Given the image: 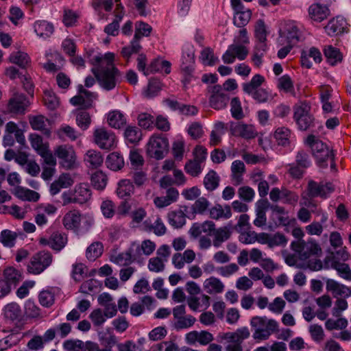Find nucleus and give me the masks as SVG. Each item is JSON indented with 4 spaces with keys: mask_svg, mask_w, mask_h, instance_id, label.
<instances>
[{
    "mask_svg": "<svg viewBox=\"0 0 351 351\" xmlns=\"http://www.w3.org/2000/svg\"><path fill=\"white\" fill-rule=\"evenodd\" d=\"M77 95L71 98L70 103L74 106H81L84 109L91 108L97 94L86 90L82 84L77 86Z\"/></svg>",
    "mask_w": 351,
    "mask_h": 351,
    "instance_id": "obj_11",
    "label": "nucleus"
},
{
    "mask_svg": "<svg viewBox=\"0 0 351 351\" xmlns=\"http://www.w3.org/2000/svg\"><path fill=\"white\" fill-rule=\"evenodd\" d=\"M346 21L341 17H337L330 20L325 27L328 35L333 36L342 34L344 32Z\"/></svg>",
    "mask_w": 351,
    "mask_h": 351,
    "instance_id": "obj_19",
    "label": "nucleus"
},
{
    "mask_svg": "<svg viewBox=\"0 0 351 351\" xmlns=\"http://www.w3.org/2000/svg\"><path fill=\"white\" fill-rule=\"evenodd\" d=\"M134 191V185L130 180L123 179L118 182L116 193L119 198L127 199L130 197Z\"/></svg>",
    "mask_w": 351,
    "mask_h": 351,
    "instance_id": "obj_22",
    "label": "nucleus"
},
{
    "mask_svg": "<svg viewBox=\"0 0 351 351\" xmlns=\"http://www.w3.org/2000/svg\"><path fill=\"white\" fill-rule=\"evenodd\" d=\"M29 123L34 130H39L43 135L49 137L51 135V130L47 127L49 121L43 115H37L29 119Z\"/></svg>",
    "mask_w": 351,
    "mask_h": 351,
    "instance_id": "obj_18",
    "label": "nucleus"
},
{
    "mask_svg": "<svg viewBox=\"0 0 351 351\" xmlns=\"http://www.w3.org/2000/svg\"><path fill=\"white\" fill-rule=\"evenodd\" d=\"M219 177L214 170H210L204 178V184L205 188L213 191L215 190L219 184Z\"/></svg>",
    "mask_w": 351,
    "mask_h": 351,
    "instance_id": "obj_39",
    "label": "nucleus"
},
{
    "mask_svg": "<svg viewBox=\"0 0 351 351\" xmlns=\"http://www.w3.org/2000/svg\"><path fill=\"white\" fill-rule=\"evenodd\" d=\"M334 187L331 182H317L313 180L308 182L306 189L307 198L313 199L315 197L326 199L334 191Z\"/></svg>",
    "mask_w": 351,
    "mask_h": 351,
    "instance_id": "obj_9",
    "label": "nucleus"
},
{
    "mask_svg": "<svg viewBox=\"0 0 351 351\" xmlns=\"http://www.w3.org/2000/svg\"><path fill=\"white\" fill-rule=\"evenodd\" d=\"M106 165L110 170L117 171L123 167L124 160L120 154L117 152H112L108 156L106 160Z\"/></svg>",
    "mask_w": 351,
    "mask_h": 351,
    "instance_id": "obj_31",
    "label": "nucleus"
},
{
    "mask_svg": "<svg viewBox=\"0 0 351 351\" xmlns=\"http://www.w3.org/2000/svg\"><path fill=\"white\" fill-rule=\"evenodd\" d=\"M43 101L47 108L51 110H55L59 106L58 98L49 90L44 92Z\"/></svg>",
    "mask_w": 351,
    "mask_h": 351,
    "instance_id": "obj_55",
    "label": "nucleus"
},
{
    "mask_svg": "<svg viewBox=\"0 0 351 351\" xmlns=\"http://www.w3.org/2000/svg\"><path fill=\"white\" fill-rule=\"evenodd\" d=\"M101 210L106 218L110 219L115 214V205L111 200H104L101 204Z\"/></svg>",
    "mask_w": 351,
    "mask_h": 351,
    "instance_id": "obj_63",
    "label": "nucleus"
},
{
    "mask_svg": "<svg viewBox=\"0 0 351 351\" xmlns=\"http://www.w3.org/2000/svg\"><path fill=\"white\" fill-rule=\"evenodd\" d=\"M103 252V245L101 242H94L90 244L86 249V258L91 261H95L99 257Z\"/></svg>",
    "mask_w": 351,
    "mask_h": 351,
    "instance_id": "obj_43",
    "label": "nucleus"
},
{
    "mask_svg": "<svg viewBox=\"0 0 351 351\" xmlns=\"http://www.w3.org/2000/svg\"><path fill=\"white\" fill-rule=\"evenodd\" d=\"M66 243V235L59 232H53L49 239L42 237L39 239V243L40 245L43 246L47 245L56 252H60L63 249Z\"/></svg>",
    "mask_w": 351,
    "mask_h": 351,
    "instance_id": "obj_13",
    "label": "nucleus"
},
{
    "mask_svg": "<svg viewBox=\"0 0 351 351\" xmlns=\"http://www.w3.org/2000/svg\"><path fill=\"white\" fill-rule=\"evenodd\" d=\"M10 61L13 64H17L21 69H25L29 62V57L26 53L16 51L10 55Z\"/></svg>",
    "mask_w": 351,
    "mask_h": 351,
    "instance_id": "obj_42",
    "label": "nucleus"
},
{
    "mask_svg": "<svg viewBox=\"0 0 351 351\" xmlns=\"http://www.w3.org/2000/svg\"><path fill=\"white\" fill-rule=\"evenodd\" d=\"M91 197V192L86 184H80L75 187L74 203L82 204L88 202Z\"/></svg>",
    "mask_w": 351,
    "mask_h": 351,
    "instance_id": "obj_20",
    "label": "nucleus"
},
{
    "mask_svg": "<svg viewBox=\"0 0 351 351\" xmlns=\"http://www.w3.org/2000/svg\"><path fill=\"white\" fill-rule=\"evenodd\" d=\"M169 219V223L176 228H182L186 223V216L182 210L172 212Z\"/></svg>",
    "mask_w": 351,
    "mask_h": 351,
    "instance_id": "obj_47",
    "label": "nucleus"
},
{
    "mask_svg": "<svg viewBox=\"0 0 351 351\" xmlns=\"http://www.w3.org/2000/svg\"><path fill=\"white\" fill-rule=\"evenodd\" d=\"M204 288L209 294L220 293L224 289V285L217 278L212 276L204 282Z\"/></svg>",
    "mask_w": 351,
    "mask_h": 351,
    "instance_id": "obj_27",
    "label": "nucleus"
},
{
    "mask_svg": "<svg viewBox=\"0 0 351 351\" xmlns=\"http://www.w3.org/2000/svg\"><path fill=\"white\" fill-rule=\"evenodd\" d=\"M310 109V106L306 103H302L293 107V119L300 130H306L314 125L315 119L311 114Z\"/></svg>",
    "mask_w": 351,
    "mask_h": 351,
    "instance_id": "obj_7",
    "label": "nucleus"
},
{
    "mask_svg": "<svg viewBox=\"0 0 351 351\" xmlns=\"http://www.w3.org/2000/svg\"><path fill=\"white\" fill-rule=\"evenodd\" d=\"M250 324L254 329L253 338L257 340L268 339L269 336L276 332L278 328V322L267 317L255 316L250 320Z\"/></svg>",
    "mask_w": 351,
    "mask_h": 351,
    "instance_id": "obj_2",
    "label": "nucleus"
},
{
    "mask_svg": "<svg viewBox=\"0 0 351 351\" xmlns=\"http://www.w3.org/2000/svg\"><path fill=\"white\" fill-rule=\"evenodd\" d=\"M287 38V43L295 45L300 41V33L296 25L290 22L286 24L285 32L283 33Z\"/></svg>",
    "mask_w": 351,
    "mask_h": 351,
    "instance_id": "obj_28",
    "label": "nucleus"
},
{
    "mask_svg": "<svg viewBox=\"0 0 351 351\" xmlns=\"http://www.w3.org/2000/svg\"><path fill=\"white\" fill-rule=\"evenodd\" d=\"M160 90V82L156 79L150 80L147 90L145 91V95L148 98L154 97L158 95Z\"/></svg>",
    "mask_w": 351,
    "mask_h": 351,
    "instance_id": "obj_59",
    "label": "nucleus"
},
{
    "mask_svg": "<svg viewBox=\"0 0 351 351\" xmlns=\"http://www.w3.org/2000/svg\"><path fill=\"white\" fill-rule=\"evenodd\" d=\"M230 112L233 118L240 120L244 117L241 104L239 97H233L230 101Z\"/></svg>",
    "mask_w": 351,
    "mask_h": 351,
    "instance_id": "obj_51",
    "label": "nucleus"
},
{
    "mask_svg": "<svg viewBox=\"0 0 351 351\" xmlns=\"http://www.w3.org/2000/svg\"><path fill=\"white\" fill-rule=\"evenodd\" d=\"M332 267L337 271L341 277L351 280V269L348 264L335 261L332 263Z\"/></svg>",
    "mask_w": 351,
    "mask_h": 351,
    "instance_id": "obj_49",
    "label": "nucleus"
},
{
    "mask_svg": "<svg viewBox=\"0 0 351 351\" xmlns=\"http://www.w3.org/2000/svg\"><path fill=\"white\" fill-rule=\"evenodd\" d=\"M311 165L308 154L304 150H299L295 156V162L289 165V173L294 179H300L306 172V169Z\"/></svg>",
    "mask_w": 351,
    "mask_h": 351,
    "instance_id": "obj_6",
    "label": "nucleus"
},
{
    "mask_svg": "<svg viewBox=\"0 0 351 351\" xmlns=\"http://www.w3.org/2000/svg\"><path fill=\"white\" fill-rule=\"evenodd\" d=\"M93 223V219L82 217L76 210L68 212L62 219L64 228L77 234L88 231Z\"/></svg>",
    "mask_w": 351,
    "mask_h": 351,
    "instance_id": "obj_4",
    "label": "nucleus"
},
{
    "mask_svg": "<svg viewBox=\"0 0 351 351\" xmlns=\"http://www.w3.org/2000/svg\"><path fill=\"white\" fill-rule=\"evenodd\" d=\"M29 105V101L23 94H14L8 103V109L11 112L23 114Z\"/></svg>",
    "mask_w": 351,
    "mask_h": 351,
    "instance_id": "obj_14",
    "label": "nucleus"
},
{
    "mask_svg": "<svg viewBox=\"0 0 351 351\" xmlns=\"http://www.w3.org/2000/svg\"><path fill=\"white\" fill-rule=\"evenodd\" d=\"M124 137L128 143H138L142 138V133L136 126L128 125L124 132Z\"/></svg>",
    "mask_w": 351,
    "mask_h": 351,
    "instance_id": "obj_34",
    "label": "nucleus"
},
{
    "mask_svg": "<svg viewBox=\"0 0 351 351\" xmlns=\"http://www.w3.org/2000/svg\"><path fill=\"white\" fill-rule=\"evenodd\" d=\"M231 234V230L228 226L215 229L213 234L214 236L213 245L215 247H220L223 242L230 239Z\"/></svg>",
    "mask_w": 351,
    "mask_h": 351,
    "instance_id": "obj_29",
    "label": "nucleus"
},
{
    "mask_svg": "<svg viewBox=\"0 0 351 351\" xmlns=\"http://www.w3.org/2000/svg\"><path fill=\"white\" fill-rule=\"evenodd\" d=\"M91 184L95 189L103 190L107 184V176L101 171H97L91 176Z\"/></svg>",
    "mask_w": 351,
    "mask_h": 351,
    "instance_id": "obj_46",
    "label": "nucleus"
},
{
    "mask_svg": "<svg viewBox=\"0 0 351 351\" xmlns=\"http://www.w3.org/2000/svg\"><path fill=\"white\" fill-rule=\"evenodd\" d=\"M324 53L328 63L332 66L342 60L343 56L339 49L332 45L325 47Z\"/></svg>",
    "mask_w": 351,
    "mask_h": 351,
    "instance_id": "obj_32",
    "label": "nucleus"
},
{
    "mask_svg": "<svg viewBox=\"0 0 351 351\" xmlns=\"http://www.w3.org/2000/svg\"><path fill=\"white\" fill-rule=\"evenodd\" d=\"M138 125L145 130H151L154 125V118L148 113H141L137 117Z\"/></svg>",
    "mask_w": 351,
    "mask_h": 351,
    "instance_id": "obj_53",
    "label": "nucleus"
},
{
    "mask_svg": "<svg viewBox=\"0 0 351 351\" xmlns=\"http://www.w3.org/2000/svg\"><path fill=\"white\" fill-rule=\"evenodd\" d=\"M152 31V27L143 21H138L135 24V34L133 39L140 42L143 36H149Z\"/></svg>",
    "mask_w": 351,
    "mask_h": 351,
    "instance_id": "obj_38",
    "label": "nucleus"
},
{
    "mask_svg": "<svg viewBox=\"0 0 351 351\" xmlns=\"http://www.w3.org/2000/svg\"><path fill=\"white\" fill-rule=\"evenodd\" d=\"M38 300L43 306L48 308L53 304L55 295L51 291L44 290L40 293Z\"/></svg>",
    "mask_w": 351,
    "mask_h": 351,
    "instance_id": "obj_57",
    "label": "nucleus"
},
{
    "mask_svg": "<svg viewBox=\"0 0 351 351\" xmlns=\"http://www.w3.org/2000/svg\"><path fill=\"white\" fill-rule=\"evenodd\" d=\"M84 160L89 168H97L103 164L104 158L100 152L90 149L86 153Z\"/></svg>",
    "mask_w": 351,
    "mask_h": 351,
    "instance_id": "obj_26",
    "label": "nucleus"
},
{
    "mask_svg": "<svg viewBox=\"0 0 351 351\" xmlns=\"http://www.w3.org/2000/svg\"><path fill=\"white\" fill-rule=\"evenodd\" d=\"M55 154L58 158L62 160V166L66 169H71L73 167L75 158L74 152L72 149H68L66 146H59Z\"/></svg>",
    "mask_w": 351,
    "mask_h": 351,
    "instance_id": "obj_15",
    "label": "nucleus"
},
{
    "mask_svg": "<svg viewBox=\"0 0 351 351\" xmlns=\"http://www.w3.org/2000/svg\"><path fill=\"white\" fill-rule=\"evenodd\" d=\"M195 321L196 319L191 315L182 316L177 319V322L175 323V328L177 330L188 328L192 326L195 324Z\"/></svg>",
    "mask_w": 351,
    "mask_h": 351,
    "instance_id": "obj_60",
    "label": "nucleus"
},
{
    "mask_svg": "<svg viewBox=\"0 0 351 351\" xmlns=\"http://www.w3.org/2000/svg\"><path fill=\"white\" fill-rule=\"evenodd\" d=\"M306 142L311 147L317 165L321 168L327 167L328 159H331L333 154L332 150L313 134L308 135Z\"/></svg>",
    "mask_w": 351,
    "mask_h": 351,
    "instance_id": "obj_3",
    "label": "nucleus"
},
{
    "mask_svg": "<svg viewBox=\"0 0 351 351\" xmlns=\"http://www.w3.org/2000/svg\"><path fill=\"white\" fill-rule=\"evenodd\" d=\"M199 58L202 64L207 66H213L219 62V58L215 56L213 50L210 47L202 51Z\"/></svg>",
    "mask_w": 351,
    "mask_h": 351,
    "instance_id": "obj_44",
    "label": "nucleus"
},
{
    "mask_svg": "<svg viewBox=\"0 0 351 351\" xmlns=\"http://www.w3.org/2000/svg\"><path fill=\"white\" fill-rule=\"evenodd\" d=\"M290 135L291 131L289 128L285 127H280L276 130L274 133V138H276L278 145L285 146L289 143Z\"/></svg>",
    "mask_w": 351,
    "mask_h": 351,
    "instance_id": "obj_45",
    "label": "nucleus"
},
{
    "mask_svg": "<svg viewBox=\"0 0 351 351\" xmlns=\"http://www.w3.org/2000/svg\"><path fill=\"white\" fill-rule=\"evenodd\" d=\"M3 314L5 319L10 321H21L22 311L20 306L16 302H11L3 308Z\"/></svg>",
    "mask_w": 351,
    "mask_h": 351,
    "instance_id": "obj_24",
    "label": "nucleus"
},
{
    "mask_svg": "<svg viewBox=\"0 0 351 351\" xmlns=\"http://www.w3.org/2000/svg\"><path fill=\"white\" fill-rule=\"evenodd\" d=\"M86 269V267L82 263H75L73 265L71 275L75 281L80 282L84 279Z\"/></svg>",
    "mask_w": 351,
    "mask_h": 351,
    "instance_id": "obj_64",
    "label": "nucleus"
},
{
    "mask_svg": "<svg viewBox=\"0 0 351 351\" xmlns=\"http://www.w3.org/2000/svg\"><path fill=\"white\" fill-rule=\"evenodd\" d=\"M329 14L328 8L321 3H313L308 8V15L315 21L322 22L328 17Z\"/></svg>",
    "mask_w": 351,
    "mask_h": 351,
    "instance_id": "obj_16",
    "label": "nucleus"
},
{
    "mask_svg": "<svg viewBox=\"0 0 351 351\" xmlns=\"http://www.w3.org/2000/svg\"><path fill=\"white\" fill-rule=\"evenodd\" d=\"M16 194L19 197L27 201L37 202L40 198V195L37 192L21 187L17 189Z\"/></svg>",
    "mask_w": 351,
    "mask_h": 351,
    "instance_id": "obj_52",
    "label": "nucleus"
},
{
    "mask_svg": "<svg viewBox=\"0 0 351 351\" xmlns=\"http://www.w3.org/2000/svg\"><path fill=\"white\" fill-rule=\"evenodd\" d=\"M141 48L140 43L134 39H132L130 45L122 48L121 53L124 58L128 60L132 54L138 53Z\"/></svg>",
    "mask_w": 351,
    "mask_h": 351,
    "instance_id": "obj_50",
    "label": "nucleus"
},
{
    "mask_svg": "<svg viewBox=\"0 0 351 351\" xmlns=\"http://www.w3.org/2000/svg\"><path fill=\"white\" fill-rule=\"evenodd\" d=\"M255 37L258 41H266L267 31L265 22L262 19H258L254 27Z\"/></svg>",
    "mask_w": 351,
    "mask_h": 351,
    "instance_id": "obj_54",
    "label": "nucleus"
},
{
    "mask_svg": "<svg viewBox=\"0 0 351 351\" xmlns=\"http://www.w3.org/2000/svg\"><path fill=\"white\" fill-rule=\"evenodd\" d=\"M95 143L101 149L110 150L117 146L114 133L104 127L96 128L93 132Z\"/></svg>",
    "mask_w": 351,
    "mask_h": 351,
    "instance_id": "obj_10",
    "label": "nucleus"
},
{
    "mask_svg": "<svg viewBox=\"0 0 351 351\" xmlns=\"http://www.w3.org/2000/svg\"><path fill=\"white\" fill-rule=\"evenodd\" d=\"M250 335V332L247 327L244 326L238 328L234 332H226L223 338L229 342H240L242 343L243 340L247 339Z\"/></svg>",
    "mask_w": 351,
    "mask_h": 351,
    "instance_id": "obj_25",
    "label": "nucleus"
},
{
    "mask_svg": "<svg viewBox=\"0 0 351 351\" xmlns=\"http://www.w3.org/2000/svg\"><path fill=\"white\" fill-rule=\"evenodd\" d=\"M169 141L161 135H153L147 145V153L151 158L161 160L168 152Z\"/></svg>",
    "mask_w": 351,
    "mask_h": 351,
    "instance_id": "obj_5",
    "label": "nucleus"
},
{
    "mask_svg": "<svg viewBox=\"0 0 351 351\" xmlns=\"http://www.w3.org/2000/svg\"><path fill=\"white\" fill-rule=\"evenodd\" d=\"M108 123L110 127L119 129L126 123V119L119 111L114 110L109 112Z\"/></svg>",
    "mask_w": 351,
    "mask_h": 351,
    "instance_id": "obj_35",
    "label": "nucleus"
},
{
    "mask_svg": "<svg viewBox=\"0 0 351 351\" xmlns=\"http://www.w3.org/2000/svg\"><path fill=\"white\" fill-rule=\"evenodd\" d=\"M25 315L29 319H41L43 315L40 308L31 300L25 303Z\"/></svg>",
    "mask_w": 351,
    "mask_h": 351,
    "instance_id": "obj_36",
    "label": "nucleus"
},
{
    "mask_svg": "<svg viewBox=\"0 0 351 351\" xmlns=\"http://www.w3.org/2000/svg\"><path fill=\"white\" fill-rule=\"evenodd\" d=\"M17 237L18 234L16 232L10 230H3L0 234V242L5 247H12L15 245Z\"/></svg>",
    "mask_w": 351,
    "mask_h": 351,
    "instance_id": "obj_40",
    "label": "nucleus"
},
{
    "mask_svg": "<svg viewBox=\"0 0 351 351\" xmlns=\"http://www.w3.org/2000/svg\"><path fill=\"white\" fill-rule=\"evenodd\" d=\"M326 289L329 291H332L335 297H349L351 295V291L348 287L340 285L332 279H328L327 280Z\"/></svg>",
    "mask_w": 351,
    "mask_h": 351,
    "instance_id": "obj_23",
    "label": "nucleus"
},
{
    "mask_svg": "<svg viewBox=\"0 0 351 351\" xmlns=\"http://www.w3.org/2000/svg\"><path fill=\"white\" fill-rule=\"evenodd\" d=\"M165 261L158 256L152 258L149 260L148 269L149 271L159 273L165 269Z\"/></svg>",
    "mask_w": 351,
    "mask_h": 351,
    "instance_id": "obj_62",
    "label": "nucleus"
},
{
    "mask_svg": "<svg viewBox=\"0 0 351 351\" xmlns=\"http://www.w3.org/2000/svg\"><path fill=\"white\" fill-rule=\"evenodd\" d=\"M181 69L187 74H191L193 71L194 55L193 53L183 54L182 58Z\"/></svg>",
    "mask_w": 351,
    "mask_h": 351,
    "instance_id": "obj_61",
    "label": "nucleus"
},
{
    "mask_svg": "<svg viewBox=\"0 0 351 351\" xmlns=\"http://www.w3.org/2000/svg\"><path fill=\"white\" fill-rule=\"evenodd\" d=\"M202 162L197 160H189L184 165L185 171L193 177L198 176L202 171Z\"/></svg>",
    "mask_w": 351,
    "mask_h": 351,
    "instance_id": "obj_48",
    "label": "nucleus"
},
{
    "mask_svg": "<svg viewBox=\"0 0 351 351\" xmlns=\"http://www.w3.org/2000/svg\"><path fill=\"white\" fill-rule=\"evenodd\" d=\"M58 135L60 138L66 136L71 141H75L78 138L80 134L73 128L69 125H64L58 130Z\"/></svg>",
    "mask_w": 351,
    "mask_h": 351,
    "instance_id": "obj_56",
    "label": "nucleus"
},
{
    "mask_svg": "<svg viewBox=\"0 0 351 351\" xmlns=\"http://www.w3.org/2000/svg\"><path fill=\"white\" fill-rule=\"evenodd\" d=\"M2 279L5 281L10 287H15L21 280L20 271L14 267H8L3 271Z\"/></svg>",
    "mask_w": 351,
    "mask_h": 351,
    "instance_id": "obj_30",
    "label": "nucleus"
},
{
    "mask_svg": "<svg viewBox=\"0 0 351 351\" xmlns=\"http://www.w3.org/2000/svg\"><path fill=\"white\" fill-rule=\"evenodd\" d=\"M233 10L235 11V14L234 16V24L238 27H241L246 25L251 18V11L250 10L244 11V9Z\"/></svg>",
    "mask_w": 351,
    "mask_h": 351,
    "instance_id": "obj_37",
    "label": "nucleus"
},
{
    "mask_svg": "<svg viewBox=\"0 0 351 351\" xmlns=\"http://www.w3.org/2000/svg\"><path fill=\"white\" fill-rule=\"evenodd\" d=\"M34 32L38 36L43 39H47L53 34V25L45 20L36 21L34 24Z\"/></svg>",
    "mask_w": 351,
    "mask_h": 351,
    "instance_id": "obj_17",
    "label": "nucleus"
},
{
    "mask_svg": "<svg viewBox=\"0 0 351 351\" xmlns=\"http://www.w3.org/2000/svg\"><path fill=\"white\" fill-rule=\"evenodd\" d=\"M53 261V256L49 251H40L31 258L27 271L33 274H40L49 267Z\"/></svg>",
    "mask_w": 351,
    "mask_h": 351,
    "instance_id": "obj_8",
    "label": "nucleus"
},
{
    "mask_svg": "<svg viewBox=\"0 0 351 351\" xmlns=\"http://www.w3.org/2000/svg\"><path fill=\"white\" fill-rule=\"evenodd\" d=\"M265 82V77L260 75L256 74L254 75L248 83L243 84V90L246 93H250L253 90L259 89V87Z\"/></svg>",
    "mask_w": 351,
    "mask_h": 351,
    "instance_id": "obj_41",
    "label": "nucleus"
},
{
    "mask_svg": "<svg viewBox=\"0 0 351 351\" xmlns=\"http://www.w3.org/2000/svg\"><path fill=\"white\" fill-rule=\"evenodd\" d=\"M210 217L218 220L219 219H228L232 216L231 208L229 205L222 206L221 204H215L209 210Z\"/></svg>",
    "mask_w": 351,
    "mask_h": 351,
    "instance_id": "obj_21",
    "label": "nucleus"
},
{
    "mask_svg": "<svg viewBox=\"0 0 351 351\" xmlns=\"http://www.w3.org/2000/svg\"><path fill=\"white\" fill-rule=\"evenodd\" d=\"M113 53H106L104 56H95L91 63L96 66L91 69L99 86L109 91L114 89L122 81V74L114 64Z\"/></svg>",
    "mask_w": 351,
    "mask_h": 351,
    "instance_id": "obj_1",
    "label": "nucleus"
},
{
    "mask_svg": "<svg viewBox=\"0 0 351 351\" xmlns=\"http://www.w3.org/2000/svg\"><path fill=\"white\" fill-rule=\"evenodd\" d=\"M118 0H93L92 6L96 12H100L101 7H104L106 12H111L114 3Z\"/></svg>",
    "mask_w": 351,
    "mask_h": 351,
    "instance_id": "obj_58",
    "label": "nucleus"
},
{
    "mask_svg": "<svg viewBox=\"0 0 351 351\" xmlns=\"http://www.w3.org/2000/svg\"><path fill=\"white\" fill-rule=\"evenodd\" d=\"M230 130L233 136L246 140L254 138L258 135V132L253 125L243 122L231 123Z\"/></svg>",
    "mask_w": 351,
    "mask_h": 351,
    "instance_id": "obj_12",
    "label": "nucleus"
},
{
    "mask_svg": "<svg viewBox=\"0 0 351 351\" xmlns=\"http://www.w3.org/2000/svg\"><path fill=\"white\" fill-rule=\"evenodd\" d=\"M229 99L228 94L211 95L209 99L210 106L215 110H221L226 107Z\"/></svg>",
    "mask_w": 351,
    "mask_h": 351,
    "instance_id": "obj_33",
    "label": "nucleus"
}]
</instances>
